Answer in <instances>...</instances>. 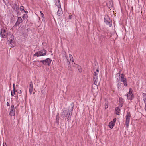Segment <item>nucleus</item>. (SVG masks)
I'll return each instance as SVG.
<instances>
[{"label":"nucleus","mask_w":146,"mask_h":146,"mask_svg":"<svg viewBox=\"0 0 146 146\" xmlns=\"http://www.w3.org/2000/svg\"><path fill=\"white\" fill-rule=\"evenodd\" d=\"M73 109V107H72L70 109L71 111L70 112V111L68 110H65L61 114V117H65V115L66 114V115H65V117L67 118V119H70L71 116L72 114V112Z\"/></svg>","instance_id":"nucleus-1"},{"label":"nucleus","mask_w":146,"mask_h":146,"mask_svg":"<svg viewBox=\"0 0 146 146\" xmlns=\"http://www.w3.org/2000/svg\"><path fill=\"white\" fill-rule=\"evenodd\" d=\"M10 33H8L5 29H2L0 32L1 36L2 38H5L8 37Z\"/></svg>","instance_id":"nucleus-2"},{"label":"nucleus","mask_w":146,"mask_h":146,"mask_svg":"<svg viewBox=\"0 0 146 146\" xmlns=\"http://www.w3.org/2000/svg\"><path fill=\"white\" fill-rule=\"evenodd\" d=\"M104 22L107 25L110 27L112 26L111 21L108 16H106L104 18Z\"/></svg>","instance_id":"nucleus-3"},{"label":"nucleus","mask_w":146,"mask_h":146,"mask_svg":"<svg viewBox=\"0 0 146 146\" xmlns=\"http://www.w3.org/2000/svg\"><path fill=\"white\" fill-rule=\"evenodd\" d=\"M120 80L123 82L124 85L125 86H127V82L126 78H125V76L123 74H122L120 77Z\"/></svg>","instance_id":"nucleus-4"},{"label":"nucleus","mask_w":146,"mask_h":146,"mask_svg":"<svg viewBox=\"0 0 146 146\" xmlns=\"http://www.w3.org/2000/svg\"><path fill=\"white\" fill-rule=\"evenodd\" d=\"M46 53V52L45 50H43L40 51L38 52L35 53L34 55V56H36L37 57L40 56H42L45 55Z\"/></svg>","instance_id":"nucleus-5"},{"label":"nucleus","mask_w":146,"mask_h":146,"mask_svg":"<svg viewBox=\"0 0 146 146\" xmlns=\"http://www.w3.org/2000/svg\"><path fill=\"white\" fill-rule=\"evenodd\" d=\"M11 110L10 111V115L11 116H14L15 115V109L14 108V106L12 105L11 106Z\"/></svg>","instance_id":"nucleus-6"},{"label":"nucleus","mask_w":146,"mask_h":146,"mask_svg":"<svg viewBox=\"0 0 146 146\" xmlns=\"http://www.w3.org/2000/svg\"><path fill=\"white\" fill-rule=\"evenodd\" d=\"M127 99L130 100H131L133 98L134 96L132 94V92L131 91L130 89V91L127 95Z\"/></svg>","instance_id":"nucleus-7"},{"label":"nucleus","mask_w":146,"mask_h":146,"mask_svg":"<svg viewBox=\"0 0 146 146\" xmlns=\"http://www.w3.org/2000/svg\"><path fill=\"white\" fill-rule=\"evenodd\" d=\"M130 115L129 114H128L126 116L125 124L127 127L129 125V124L130 121Z\"/></svg>","instance_id":"nucleus-8"},{"label":"nucleus","mask_w":146,"mask_h":146,"mask_svg":"<svg viewBox=\"0 0 146 146\" xmlns=\"http://www.w3.org/2000/svg\"><path fill=\"white\" fill-rule=\"evenodd\" d=\"M116 121V118H114L112 121L110 122L109 123V126L110 128H113L115 124Z\"/></svg>","instance_id":"nucleus-9"},{"label":"nucleus","mask_w":146,"mask_h":146,"mask_svg":"<svg viewBox=\"0 0 146 146\" xmlns=\"http://www.w3.org/2000/svg\"><path fill=\"white\" fill-rule=\"evenodd\" d=\"M93 79L95 84L97 85L99 84V81L97 78V76H94Z\"/></svg>","instance_id":"nucleus-10"},{"label":"nucleus","mask_w":146,"mask_h":146,"mask_svg":"<svg viewBox=\"0 0 146 146\" xmlns=\"http://www.w3.org/2000/svg\"><path fill=\"white\" fill-rule=\"evenodd\" d=\"M33 88L32 83L31 82L29 87V92L31 94L32 92L33 91Z\"/></svg>","instance_id":"nucleus-11"},{"label":"nucleus","mask_w":146,"mask_h":146,"mask_svg":"<svg viewBox=\"0 0 146 146\" xmlns=\"http://www.w3.org/2000/svg\"><path fill=\"white\" fill-rule=\"evenodd\" d=\"M22 22V19L21 17H18V19L15 24L17 26L19 25Z\"/></svg>","instance_id":"nucleus-12"},{"label":"nucleus","mask_w":146,"mask_h":146,"mask_svg":"<svg viewBox=\"0 0 146 146\" xmlns=\"http://www.w3.org/2000/svg\"><path fill=\"white\" fill-rule=\"evenodd\" d=\"M123 100L121 98H119V105L121 107L123 105Z\"/></svg>","instance_id":"nucleus-13"},{"label":"nucleus","mask_w":146,"mask_h":146,"mask_svg":"<svg viewBox=\"0 0 146 146\" xmlns=\"http://www.w3.org/2000/svg\"><path fill=\"white\" fill-rule=\"evenodd\" d=\"M40 15L41 17H42V21L43 22H45V19L44 17V15L43 13L41 11H40Z\"/></svg>","instance_id":"nucleus-14"},{"label":"nucleus","mask_w":146,"mask_h":146,"mask_svg":"<svg viewBox=\"0 0 146 146\" xmlns=\"http://www.w3.org/2000/svg\"><path fill=\"white\" fill-rule=\"evenodd\" d=\"M51 60L49 58H47L45 60V64L49 65L51 62Z\"/></svg>","instance_id":"nucleus-15"},{"label":"nucleus","mask_w":146,"mask_h":146,"mask_svg":"<svg viewBox=\"0 0 146 146\" xmlns=\"http://www.w3.org/2000/svg\"><path fill=\"white\" fill-rule=\"evenodd\" d=\"M59 113H58L57 114V115H56V123H57L58 124L59 120Z\"/></svg>","instance_id":"nucleus-16"},{"label":"nucleus","mask_w":146,"mask_h":146,"mask_svg":"<svg viewBox=\"0 0 146 146\" xmlns=\"http://www.w3.org/2000/svg\"><path fill=\"white\" fill-rule=\"evenodd\" d=\"M69 57H70V61H72V64H73V63H74V64H75V63H74L73 58L72 56V55H71V54H69Z\"/></svg>","instance_id":"nucleus-17"},{"label":"nucleus","mask_w":146,"mask_h":146,"mask_svg":"<svg viewBox=\"0 0 146 146\" xmlns=\"http://www.w3.org/2000/svg\"><path fill=\"white\" fill-rule=\"evenodd\" d=\"M120 109L118 108H116L115 110V113L117 115H119V113Z\"/></svg>","instance_id":"nucleus-18"},{"label":"nucleus","mask_w":146,"mask_h":146,"mask_svg":"<svg viewBox=\"0 0 146 146\" xmlns=\"http://www.w3.org/2000/svg\"><path fill=\"white\" fill-rule=\"evenodd\" d=\"M143 99L144 101L145 102L146 101V94H143Z\"/></svg>","instance_id":"nucleus-19"},{"label":"nucleus","mask_w":146,"mask_h":146,"mask_svg":"<svg viewBox=\"0 0 146 146\" xmlns=\"http://www.w3.org/2000/svg\"><path fill=\"white\" fill-rule=\"evenodd\" d=\"M108 102H106L105 103V109H107L108 108Z\"/></svg>","instance_id":"nucleus-20"},{"label":"nucleus","mask_w":146,"mask_h":146,"mask_svg":"<svg viewBox=\"0 0 146 146\" xmlns=\"http://www.w3.org/2000/svg\"><path fill=\"white\" fill-rule=\"evenodd\" d=\"M20 10L22 11H24V7L23 6H21L20 7Z\"/></svg>","instance_id":"nucleus-21"},{"label":"nucleus","mask_w":146,"mask_h":146,"mask_svg":"<svg viewBox=\"0 0 146 146\" xmlns=\"http://www.w3.org/2000/svg\"><path fill=\"white\" fill-rule=\"evenodd\" d=\"M78 70L80 72H81L82 71V69L80 68V66H78Z\"/></svg>","instance_id":"nucleus-22"},{"label":"nucleus","mask_w":146,"mask_h":146,"mask_svg":"<svg viewBox=\"0 0 146 146\" xmlns=\"http://www.w3.org/2000/svg\"><path fill=\"white\" fill-rule=\"evenodd\" d=\"M27 17V15H25L24 14L23 15L22 17V18L23 19H25Z\"/></svg>","instance_id":"nucleus-23"},{"label":"nucleus","mask_w":146,"mask_h":146,"mask_svg":"<svg viewBox=\"0 0 146 146\" xmlns=\"http://www.w3.org/2000/svg\"><path fill=\"white\" fill-rule=\"evenodd\" d=\"M10 46L12 47L14 46L15 45V43H13V42H11L10 43Z\"/></svg>","instance_id":"nucleus-24"},{"label":"nucleus","mask_w":146,"mask_h":146,"mask_svg":"<svg viewBox=\"0 0 146 146\" xmlns=\"http://www.w3.org/2000/svg\"><path fill=\"white\" fill-rule=\"evenodd\" d=\"M17 92L19 94H21V91L19 90H17Z\"/></svg>","instance_id":"nucleus-25"},{"label":"nucleus","mask_w":146,"mask_h":146,"mask_svg":"<svg viewBox=\"0 0 146 146\" xmlns=\"http://www.w3.org/2000/svg\"><path fill=\"white\" fill-rule=\"evenodd\" d=\"M117 86L119 88H120L121 87V84H117Z\"/></svg>","instance_id":"nucleus-26"},{"label":"nucleus","mask_w":146,"mask_h":146,"mask_svg":"<svg viewBox=\"0 0 146 146\" xmlns=\"http://www.w3.org/2000/svg\"><path fill=\"white\" fill-rule=\"evenodd\" d=\"M98 74V73L97 72H94V76H97V75Z\"/></svg>","instance_id":"nucleus-27"},{"label":"nucleus","mask_w":146,"mask_h":146,"mask_svg":"<svg viewBox=\"0 0 146 146\" xmlns=\"http://www.w3.org/2000/svg\"><path fill=\"white\" fill-rule=\"evenodd\" d=\"M11 95L12 96H13L14 95L15 90L13 92H11Z\"/></svg>","instance_id":"nucleus-28"},{"label":"nucleus","mask_w":146,"mask_h":146,"mask_svg":"<svg viewBox=\"0 0 146 146\" xmlns=\"http://www.w3.org/2000/svg\"><path fill=\"white\" fill-rule=\"evenodd\" d=\"M40 62H42L43 64H45V60H41V61H40Z\"/></svg>","instance_id":"nucleus-29"},{"label":"nucleus","mask_w":146,"mask_h":146,"mask_svg":"<svg viewBox=\"0 0 146 146\" xmlns=\"http://www.w3.org/2000/svg\"><path fill=\"white\" fill-rule=\"evenodd\" d=\"M3 146H7L6 143H5V144L4 145V143H3Z\"/></svg>","instance_id":"nucleus-30"},{"label":"nucleus","mask_w":146,"mask_h":146,"mask_svg":"<svg viewBox=\"0 0 146 146\" xmlns=\"http://www.w3.org/2000/svg\"><path fill=\"white\" fill-rule=\"evenodd\" d=\"M13 91L15 90V84H13Z\"/></svg>","instance_id":"nucleus-31"},{"label":"nucleus","mask_w":146,"mask_h":146,"mask_svg":"<svg viewBox=\"0 0 146 146\" xmlns=\"http://www.w3.org/2000/svg\"><path fill=\"white\" fill-rule=\"evenodd\" d=\"M7 105L8 106H9V103L8 102H7Z\"/></svg>","instance_id":"nucleus-32"},{"label":"nucleus","mask_w":146,"mask_h":146,"mask_svg":"<svg viewBox=\"0 0 146 146\" xmlns=\"http://www.w3.org/2000/svg\"><path fill=\"white\" fill-rule=\"evenodd\" d=\"M96 72H98V73L99 72V70L98 69H96Z\"/></svg>","instance_id":"nucleus-33"},{"label":"nucleus","mask_w":146,"mask_h":146,"mask_svg":"<svg viewBox=\"0 0 146 146\" xmlns=\"http://www.w3.org/2000/svg\"><path fill=\"white\" fill-rule=\"evenodd\" d=\"M25 13H28V12L27 11H25L24 10V11H23Z\"/></svg>","instance_id":"nucleus-34"},{"label":"nucleus","mask_w":146,"mask_h":146,"mask_svg":"<svg viewBox=\"0 0 146 146\" xmlns=\"http://www.w3.org/2000/svg\"><path fill=\"white\" fill-rule=\"evenodd\" d=\"M120 73H121V72H120V71L119 73V75H120Z\"/></svg>","instance_id":"nucleus-35"},{"label":"nucleus","mask_w":146,"mask_h":146,"mask_svg":"<svg viewBox=\"0 0 146 146\" xmlns=\"http://www.w3.org/2000/svg\"><path fill=\"white\" fill-rule=\"evenodd\" d=\"M111 7H112V4H111Z\"/></svg>","instance_id":"nucleus-36"},{"label":"nucleus","mask_w":146,"mask_h":146,"mask_svg":"<svg viewBox=\"0 0 146 146\" xmlns=\"http://www.w3.org/2000/svg\"><path fill=\"white\" fill-rule=\"evenodd\" d=\"M66 115V114L65 115H65Z\"/></svg>","instance_id":"nucleus-37"},{"label":"nucleus","mask_w":146,"mask_h":146,"mask_svg":"<svg viewBox=\"0 0 146 146\" xmlns=\"http://www.w3.org/2000/svg\"><path fill=\"white\" fill-rule=\"evenodd\" d=\"M145 104H146V103H145ZM145 106H146V105H145Z\"/></svg>","instance_id":"nucleus-38"}]
</instances>
